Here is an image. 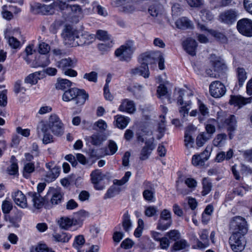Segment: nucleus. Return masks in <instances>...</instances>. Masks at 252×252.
<instances>
[{
	"label": "nucleus",
	"mask_w": 252,
	"mask_h": 252,
	"mask_svg": "<svg viewBox=\"0 0 252 252\" xmlns=\"http://www.w3.org/2000/svg\"><path fill=\"white\" fill-rule=\"evenodd\" d=\"M7 5H4L2 7L1 14L2 17L8 20H10L13 18V14L11 13L10 10H8Z\"/></svg>",
	"instance_id": "0e129e2a"
},
{
	"label": "nucleus",
	"mask_w": 252,
	"mask_h": 252,
	"mask_svg": "<svg viewBox=\"0 0 252 252\" xmlns=\"http://www.w3.org/2000/svg\"><path fill=\"white\" fill-rule=\"evenodd\" d=\"M76 61L72 60L70 58L62 59L58 61L56 63V65L59 68H60L63 71L68 68H71L75 66Z\"/></svg>",
	"instance_id": "5701e85b"
},
{
	"label": "nucleus",
	"mask_w": 252,
	"mask_h": 252,
	"mask_svg": "<svg viewBox=\"0 0 252 252\" xmlns=\"http://www.w3.org/2000/svg\"><path fill=\"white\" fill-rule=\"evenodd\" d=\"M90 143L94 145H99L103 139L101 136L98 134H94L87 138Z\"/></svg>",
	"instance_id": "de8ad7c7"
},
{
	"label": "nucleus",
	"mask_w": 252,
	"mask_h": 252,
	"mask_svg": "<svg viewBox=\"0 0 252 252\" xmlns=\"http://www.w3.org/2000/svg\"><path fill=\"white\" fill-rule=\"evenodd\" d=\"M229 229L232 234H245L248 230L245 219L240 216L233 217L229 222Z\"/></svg>",
	"instance_id": "423d86ee"
},
{
	"label": "nucleus",
	"mask_w": 252,
	"mask_h": 252,
	"mask_svg": "<svg viewBox=\"0 0 252 252\" xmlns=\"http://www.w3.org/2000/svg\"><path fill=\"white\" fill-rule=\"evenodd\" d=\"M233 155L234 153L233 150L230 149L226 154L223 151L218 153L215 160L217 162H221L225 159L228 160L233 157Z\"/></svg>",
	"instance_id": "c85d7f7f"
},
{
	"label": "nucleus",
	"mask_w": 252,
	"mask_h": 252,
	"mask_svg": "<svg viewBox=\"0 0 252 252\" xmlns=\"http://www.w3.org/2000/svg\"><path fill=\"white\" fill-rule=\"evenodd\" d=\"M184 138V142L186 147L188 148L192 147L194 143V140L192 138L190 131L187 130L185 132Z\"/></svg>",
	"instance_id": "09e8293b"
},
{
	"label": "nucleus",
	"mask_w": 252,
	"mask_h": 252,
	"mask_svg": "<svg viewBox=\"0 0 252 252\" xmlns=\"http://www.w3.org/2000/svg\"><path fill=\"white\" fill-rule=\"evenodd\" d=\"M88 96V94L84 90L74 88L64 92L63 95V100L64 101L75 100V104L81 106L85 103Z\"/></svg>",
	"instance_id": "7ed1b4c3"
},
{
	"label": "nucleus",
	"mask_w": 252,
	"mask_h": 252,
	"mask_svg": "<svg viewBox=\"0 0 252 252\" xmlns=\"http://www.w3.org/2000/svg\"><path fill=\"white\" fill-rule=\"evenodd\" d=\"M182 45L184 50L189 54L192 56L195 55L197 42L194 39L188 38L183 42Z\"/></svg>",
	"instance_id": "412c9836"
},
{
	"label": "nucleus",
	"mask_w": 252,
	"mask_h": 252,
	"mask_svg": "<svg viewBox=\"0 0 252 252\" xmlns=\"http://www.w3.org/2000/svg\"><path fill=\"white\" fill-rule=\"evenodd\" d=\"M252 102V96L244 97L241 95H231L229 100V103L231 105L238 106L239 108Z\"/></svg>",
	"instance_id": "a211bd4d"
},
{
	"label": "nucleus",
	"mask_w": 252,
	"mask_h": 252,
	"mask_svg": "<svg viewBox=\"0 0 252 252\" xmlns=\"http://www.w3.org/2000/svg\"><path fill=\"white\" fill-rule=\"evenodd\" d=\"M144 199L149 202H154L155 197L154 192L152 190H144L143 192Z\"/></svg>",
	"instance_id": "e2e57ef3"
},
{
	"label": "nucleus",
	"mask_w": 252,
	"mask_h": 252,
	"mask_svg": "<svg viewBox=\"0 0 252 252\" xmlns=\"http://www.w3.org/2000/svg\"><path fill=\"white\" fill-rule=\"evenodd\" d=\"M210 62L215 69V71L224 72L227 69L226 65L223 61L215 55H212L210 57Z\"/></svg>",
	"instance_id": "dca6fc26"
},
{
	"label": "nucleus",
	"mask_w": 252,
	"mask_h": 252,
	"mask_svg": "<svg viewBox=\"0 0 252 252\" xmlns=\"http://www.w3.org/2000/svg\"><path fill=\"white\" fill-rule=\"evenodd\" d=\"M200 16L202 21L207 22L211 21L213 18L214 16L208 10L203 9L200 11Z\"/></svg>",
	"instance_id": "864d4df0"
},
{
	"label": "nucleus",
	"mask_w": 252,
	"mask_h": 252,
	"mask_svg": "<svg viewBox=\"0 0 252 252\" xmlns=\"http://www.w3.org/2000/svg\"><path fill=\"white\" fill-rule=\"evenodd\" d=\"M198 107L199 112L198 120L202 122L209 117V110L207 106L200 100H198Z\"/></svg>",
	"instance_id": "393cba45"
},
{
	"label": "nucleus",
	"mask_w": 252,
	"mask_h": 252,
	"mask_svg": "<svg viewBox=\"0 0 252 252\" xmlns=\"http://www.w3.org/2000/svg\"><path fill=\"white\" fill-rule=\"evenodd\" d=\"M237 29L242 35L252 36V21L248 18L239 20L237 23Z\"/></svg>",
	"instance_id": "9d476101"
},
{
	"label": "nucleus",
	"mask_w": 252,
	"mask_h": 252,
	"mask_svg": "<svg viewBox=\"0 0 252 252\" xmlns=\"http://www.w3.org/2000/svg\"><path fill=\"white\" fill-rule=\"evenodd\" d=\"M211 119H210L208 121V123L205 126V129L206 130L207 133H205L207 134V136H212V134H214L216 131V127L215 126L212 125V124L215 123V122H210V120Z\"/></svg>",
	"instance_id": "bf43d9fd"
},
{
	"label": "nucleus",
	"mask_w": 252,
	"mask_h": 252,
	"mask_svg": "<svg viewBox=\"0 0 252 252\" xmlns=\"http://www.w3.org/2000/svg\"><path fill=\"white\" fill-rule=\"evenodd\" d=\"M109 151H106V155H113L118 150V146L116 143L113 140H109L108 144Z\"/></svg>",
	"instance_id": "6e6d98bb"
},
{
	"label": "nucleus",
	"mask_w": 252,
	"mask_h": 252,
	"mask_svg": "<svg viewBox=\"0 0 252 252\" xmlns=\"http://www.w3.org/2000/svg\"><path fill=\"white\" fill-rule=\"evenodd\" d=\"M32 12L42 15L52 14L54 13L52 3L49 5L37 3L32 7Z\"/></svg>",
	"instance_id": "6ab92c4d"
},
{
	"label": "nucleus",
	"mask_w": 252,
	"mask_h": 252,
	"mask_svg": "<svg viewBox=\"0 0 252 252\" xmlns=\"http://www.w3.org/2000/svg\"><path fill=\"white\" fill-rule=\"evenodd\" d=\"M95 38L94 34L89 33L87 32H78L77 46L90 44L95 40Z\"/></svg>",
	"instance_id": "2eb2a0df"
},
{
	"label": "nucleus",
	"mask_w": 252,
	"mask_h": 252,
	"mask_svg": "<svg viewBox=\"0 0 252 252\" xmlns=\"http://www.w3.org/2000/svg\"><path fill=\"white\" fill-rule=\"evenodd\" d=\"M38 128L44 131L50 130L54 135L61 136L64 133V126L59 117L56 114H52L47 122H39Z\"/></svg>",
	"instance_id": "f03ea898"
},
{
	"label": "nucleus",
	"mask_w": 252,
	"mask_h": 252,
	"mask_svg": "<svg viewBox=\"0 0 252 252\" xmlns=\"http://www.w3.org/2000/svg\"><path fill=\"white\" fill-rule=\"evenodd\" d=\"M58 223L61 228L68 229L73 225V220L68 217H62L58 220Z\"/></svg>",
	"instance_id": "473e14b6"
},
{
	"label": "nucleus",
	"mask_w": 252,
	"mask_h": 252,
	"mask_svg": "<svg viewBox=\"0 0 252 252\" xmlns=\"http://www.w3.org/2000/svg\"><path fill=\"white\" fill-rule=\"evenodd\" d=\"M227 135L225 133L217 134L213 140V145L215 147H222L225 143Z\"/></svg>",
	"instance_id": "4c0bfd02"
},
{
	"label": "nucleus",
	"mask_w": 252,
	"mask_h": 252,
	"mask_svg": "<svg viewBox=\"0 0 252 252\" xmlns=\"http://www.w3.org/2000/svg\"><path fill=\"white\" fill-rule=\"evenodd\" d=\"M95 38L102 41H107L110 39V35L108 34L107 32L105 31L98 30L96 32Z\"/></svg>",
	"instance_id": "603ef678"
},
{
	"label": "nucleus",
	"mask_w": 252,
	"mask_h": 252,
	"mask_svg": "<svg viewBox=\"0 0 252 252\" xmlns=\"http://www.w3.org/2000/svg\"><path fill=\"white\" fill-rule=\"evenodd\" d=\"M244 234L239 233L232 234L229 238V244L232 250L234 252H241L245 248L246 241Z\"/></svg>",
	"instance_id": "6e6552de"
},
{
	"label": "nucleus",
	"mask_w": 252,
	"mask_h": 252,
	"mask_svg": "<svg viewBox=\"0 0 252 252\" xmlns=\"http://www.w3.org/2000/svg\"><path fill=\"white\" fill-rule=\"evenodd\" d=\"M210 138L211 136H207L204 133L200 134L196 138V145L198 147H201Z\"/></svg>",
	"instance_id": "13d9d810"
},
{
	"label": "nucleus",
	"mask_w": 252,
	"mask_h": 252,
	"mask_svg": "<svg viewBox=\"0 0 252 252\" xmlns=\"http://www.w3.org/2000/svg\"><path fill=\"white\" fill-rule=\"evenodd\" d=\"M65 21L66 18L64 17L56 19L51 25V27L54 30V32H56L58 29L62 26Z\"/></svg>",
	"instance_id": "052dcab7"
},
{
	"label": "nucleus",
	"mask_w": 252,
	"mask_h": 252,
	"mask_svg": "<svg viewBox=\"0 0 252 252\" xmlns=\"http://www.w3.org/2000/svg\"><path fill=\"white\" fill-rule=\"evenodd\" d=\"M130 73L133 75H139L143 76L144 78H148L150 72L148 67H143V65L139 67H136L131 69Z\"/></svg>",
	"instance_id": "7c9ffc66"
},
{
	"label": "nucleus",
	"mask_w": 252,
	"mask_h": 252,
	"mask_svg": "<svg viewBox=\"0 0 252 252\" xmlns=\"http://www.w3.org/2000/svg\"><path fill=\"white\" fill-rule=\"evenodd\" d=\"M189 247V245L186 240L181 239L174 243L173 248L175 251H180Z\"/></svg>",
	"instance_id": "37998d69"
},
{
	"label": "nucleus",
	"mask_w": 252,
	"mask_h": 252,
	"mask_svg": "<svg viewBox=\"0 0 252 252\" xmlns=\"http://www.w3.org/2000/svg\"><path fill=\"white\" fill-rule=\"evenodd\" d=\"M131 173L129 171L126 172L125 176L121 180L115 179L113 180V184L115 185L122 186L126 183L129 177L131 176Z\"/></svg>",
	"instance_id": "4d7b16f0"
},
{
	"label": "nucleus",
	"mask_w": 252,
	"mask_h": 252,
	"mask_svg": "<svg viewBox=\"0 0 252 252\" xmlns=\"http://www.w3.org/2000/svg\"><path fill=\"white\" fill-rule=\"evenodd\" d=\"M85 240L83 235H79L75 237L73 246L77 249H79L81 248L85 244Z\"/></svg>",
	"instance_id": "3c124183"
},
{
	"label": "nucleus",
	"mask_w": 252,
	"mask_h": 252,
	"mask_svg": "<svg viewBox=\"0 0 252 252\" xmlns=\"http://www.w3.org/2000/svg\"><path fill=\"white\" fill-rule=\"evenodd\" d=\"M12 198L15 204L21 208L28 207L27 198L24 194L20 190L15 191L12 194Z\"/></svg>",
	"instance_id": "aec40b11"
},
{
	"label": "nucleus",
	"mask_w": 252,
	"mask_h": 252,
	"mask_svg": "<svg viewBox=\"0 0 252 252\" xmlns=\"http://www.w3.org/2000/svg\"><path fill=\"white\" fill-rule=\"evenodd\" d=\"M11 165L8 168L7 171L10 175H15L18 173V166L17 159L15 157L12 156L10 159Z\"/></svg>",
	"instance_id": "e433bc0d"
},
{
	"label": "nucleus",
	"mask_w": 252,
	"mask_h": 252,
	"mask_svg": "<svg viewBox=\"0 0 252 252\" xmlns=\"http://www.w3.org/2000/svg\"><path fill=\"white\" fill-rule=\"evenodd\" d=\"M49 130H47L46 131H42L38 128V125L37 126V132L39 137H40L41 134H43L42 138V142L44 144H47L53 141V136L49 132Z\"/></svg>",
	"instance_id": "2f4dec72"
},
{
	"label": "nucleus",
	"mask_w": 252,
	"mask_h": 252,
	"mask_svg": "<svg viewBox=\"0 0 252 252\" xmlns=\"http://www.w3.org/2000/svg\"><path fill=\"white\" fill-rule=\"evenodd\" d=\"M62 36L65 44L72 47L77 46L78 32L70 26H67L64 29Z\"/></svg>",
	"instance_id": "1a4fd4ad"
},
{
	"label": "nucleus",
	"mask_w": 252,
	"mask_h": 252,
	"mask_svg": "<svg viewBox=\"0 0 252 252\" xmlns=\"http://www.w3.org/2000/svg\"><path fill=\"white\" fill-rule=\"evenodd\" d=\"M154 141V138L152 137L145 142V146L142 148L139 156L140 160H144L148 158L152 152L155 148Z\"/></svg>",
	"instance_id": "ddd939ff"
},
{
	"label": "nucleus",
	"mask_w": 252,
	"mask_h": 252,
	"mask_svg": "<svg viewBox=\"0 0 252 252\" xmlns=\"http://www.w3.org/2000/svg\"><path fill=\"white\" fill-rule=\"evenodd\" d=\"M135 49L134 42L128 40L116 50L115 55L120 61L128 62L131 60Z\"/></svg>",
	"instance_id": "20e7f679"
},
{
	"label": "nucleus",
	"mask_w": 252,
	"mask_h": 252,
	"mask_svg": "<svg viewBox=\"0 0 252 252\" xmlns=\"http://www.w3.org/2000/svg\"><path fill=\"white\" fill-rule=\"evenodd\" d=\"M118 110L121 112L133 114L136 111L135 104L133 100L127 98L122 99Z\"/></svg>",
	"instance_id": "f3484780"
},
{
	"label": "nucleus",
	"mask_w": 252,
	"mask_h": 252,
	"mask_svg": "<svg viewBox=\"0 0 252 252\" xmlns=\"http://www.w3.org/2000/svg\"><path fill=\"white\" fill-rule=\"evenodd\" d=\"M167 88L162 84H160L157 89V93L158 97L161 98L163 96H165L167 94Z\"/></svg>",
	"instance_id": "338daca9"
},
{
	"label": "nucleus",
	"mask_w": 252,
	"mask_h": 252,
	"mask_svg": "<svg viewBox=\"0 0 252 252\" xmlns=\"http://www.w3.org/2000/svg\"><path fill=\"white\" fill-rule=\"evenodd\" d=\"M148 11L152 16L160 17L164 12V8L158 1H156L149 6Z\"/></svg>",
	"instance_id": "4be33fe9"
},
{
	"label": "nucleus",
	"mask_w": 252,
	"mask_h": 252,
	"mask_svg": "<svg viewBox=\"0 0 252 252\" xmlns=\"http://www.w3.org/2000/svg\"><path fill=\"white\" fill-rule=\"evenodd\" d=\"M236 74L239 86L241 87L247 79V72L244 68L238 67L236 69Z\"/></svg>",
	"instance_id": "72a5a7b5"
},
{
	"label": "nucleus",
	"mask_w": 252,
	"mask_h": 252,
	"mask_svg": "<svg viewBox=\"0 0 252 252\" xmlns=\"http://www.w3.org/2000/svg\"><path fill=\"white\" fill-rule=\"evenodd\" d=\"M185 91L182 89H179L177 92L178 95L177 101V104L180 105L179 112L183 121H186L187 117L189 115V110L191 108V102L190 100H184L183 96L185 95Z\"/></svg>",
	"instance_id": "39448f33"
},
{
	"label": "nucleus",
	"mask_w": 252,
	"mask_h": 252,
	"mask_svg": "<svg viewBox=\"0 0 252 252\" xmlns=\"http://www.w3.org/2000/svg\"><path fill=\"white\" fill-rule=\"evenodd\" d=\"M238 16L239 13L237 10L230 9L221 12L218 19L220 22L230 26L236 21Z\"/></svg>",
	"instance_id": "0eeeda50"
},
{
	"label": "nucleus",
	"mask_w": 252,
	"mask_h": 252,
	"mask_svg": "<svg viewBox=\"0 0 252 252\" xmlns=\"http://www.w3.org/2000/svg\"><path fill=\"white\" fill-rule=\"evenodd\" d=\"M208 32L220 42H225L227 40L226 36L222 32L212 30H209Z\"/></svg>",
	"instance_id": "49530a36"
},
{
	"label": "nucleus",
	"mask_w": 252,
	"mask_h": 252,
	"mask_svg": "<svg viewBox=\"0 0 252 252\" xmlns=\"http://www.w3.org/2000/svg\"><path fill=\"white\" fill-rule=\"evenodd\" d=\"M35 251L36 252H55L44 244L38 245L35 248Z\"/></svg>",
	"instance_id": "774afa93"
},
{
	"label": "nucleus",
	"mask_w": 252,
	"mask_h": 252,
	"mask_svg": "<svg viewBox=\"0 0 252 252\" xmlns=\"http://www.w3.org/2000/svg\"><path fill=\"white\" fill-rule=\"evenodd\" d=\"M210 122H216L219 129L226 128L230 139H232L234 132L237 127L236 117L233 115L228 116L225 112L220 111L217 113L216 119H211Z\"/></svg>",
	"instance_id": "f257e3e1"
},
{
	"label": "nucleus",
	"mask_w": 252,
	"mask_h": 252,
	"mask_svg": "<svg viewBox=\"0 0 252 252\" xmlns=\"http://www.w3.org/2000/svg\"><path fill=\"white\" fill-rule=\"evenodd\" d=\"M154 60L151 57L147 54H143L141 55L139 58V62L143 67H148V65L153 63Z\"/></svg>",
	"instance_id": "79ce46f5"
},
{
	"label": "nucleus",
	"mask_w": 252,
	"mask_h": 252,
	"mask_svg": "<svg viewBox=\"0 0 252 252\" xmlns=\"http://www.w3.org/2000/svg\"><path fill=\"white\" fill-rule=\"evenodd\" d=\"M115 120L116 126L122 129L126 127L130 121V119L127 117L119 115L115 116Z\"/></svg>",
	"instance_id": "c756f323"
},
{
	"label": "nucleus",
	"mask_w": 252,
	"mask_h": 252,
	"mask_svg": "<svg viewBox=\"0 0 252 252\" xmlns=\"http://www.w3.org/2000/svg\"><path fill=\"white\" fill-rule=\"evenodd\" d=\"M23 216V213L22 211L17 210L13 217H9V221L12 225L15 227H18V222L21 220V218Z\"/></svg>",
	"instance_id": "a19ab883"
},
{
	"label": "nucleus",
	"mask_w": 252,
	"mask_h": 252,
	"mask_svg": "<svg viewBox=\"0 0 252 252\" xmlns=\"http://www.w3.org/2000/svg\"><path fill=\"white\" fill-rule=\"evenodd\" d=\"M44 72L42 71L35 72L30 74L25 79V82L32 85L35 84L38 80L43 78Z\"/></svg>",
	"instance_id": "bb28decb"
},
{
	"label": "nucleus",
	"mask_w": 252,
	"mask_h": 252,
	"mask_svg": "<svg viewBox=\"0 0 252 252\" xmlns=\"http://www.w3.org/2000/svg\"><path fill=\"white\" fill-rule=\"evenodd\" d=\"M91 177L92 183L94 184H97L103 179L104 175L100 170L96 169L92 171Z\"/></svg>",
	"instance_id": "c9c22d12"
},
{
	"label": "nucleus",
	"mask_w": 252,
	"mask_h": 252,
	"mask_svg": "<svg viewBox=\"0 0 252 252\" xmlns=\"http://www.w3.org/2000/svg\"><path fill=\"white\" fill-rule=\"evenodd\" d=\"M175 24L176 27L180 29H192L193 24L192 22L187 18L183 17L178 19Z\"/></svg>",
	"instance_id": "a878e982"
},
{
	"label": "nucleus",
	"mask_w": 252,
	"mask_h": 252,
	"mask_svg": "<svg viewBox=\"0 0 252 252\" xmlns=\"http://www.w3.org/2000/svg\"><path fill=\"white\" fill-rule=\"evenodd\" d=\"M48 196H51L50 202L52 205L60 203L63 199V194L58 190H49L47 193L46 200Z\"/></svg>",
	"instance_id": "b1692460"
},
{
	"label": "nucleus",
	"mask_w": 252,
	"mask_h": 252,
	"mask_svg": "<svg viewBox=\"0 0 252 252\" xmlns=\"http://www.w3.org/2000/svg\"><path fill=\"white\" fill-rule=\"evenodd\" d=\"M43 190H37V192L30 191L29 192V195L32 199V211L33 212H36L37 211L42 209L44 205L45 199L40 195V192Z\"/></svg>",
	"instance_id": "9b49d317"
},
{
	"label": "nucleus",
	"mask_w": 252,
	"mask_h": 252,
	"mask_svg": "<svg viewBox=\"0 0 252 252\" xmlns=\"http://www.w3.org/2000/svg\"><path fill=\"white\" fill-rule=\"evenodd\" d=\"M50 60L47 54H41L39 56L36 63V66L44 67L50 63Z\"/></svg>",
	"instance_id": "ea45409f"
},
{
	"label": "nucleus",
	"mask_w": 252,
	"mask_h": 252,
	"mask_svg": "<svg viewBox=\"0 0 252 252\" xmlns=\"http://www.w3.org/2000/svg\"><path fill=\"white\" fill-rule=\"evenodd\" d=\"M71 237V235L67 233H62L61 234H56L54 236V238L57 241L63 243L68 242Z\"/></svg>",
	"instance_id": "8fccbe9b"
},
{
	"label": "nucleus",
	"mask_w": 252,
	"mask_h": 252,
	"mask_svg": "<svg viewBox=\"0 0 252 252\" xmlns=\"http://www.w3.org/2000/svg\"><path fill=\"white\" fill-rule=\"evenodd\" d=\"M172 222V221L159 219L158 220L157 228L158 230L162 231L166 230L171 226Z\"/></svg>",
	"instance_id": "c03bdc74"
},
{
	"label": "nucleus",
	"mask_w": 252,
	"mask_h": 252,
	"mask_svg": "<svg viewBox=\"0 0 252 252\" xmlns=\"http://www.w3.org/2000/svg\"><path fill=\"white\" fill-rule=\"evenodd\" d=\"M72 82L66 79H60L58 80L56 84V88L59 90H64L71 87Z\"/></svg>",
	"instance_id": "58836bf2"
},
{
	"label": "nucleus",
	"mask_w": 252,
	"mask_h": 252,
	"mask_svg": "<svg viewBox=\"0 0 252 252\" xmlns=\"http://www.w3.org/2000/svg\"><path fill=\"white\" fill-rule=\"evenodd\" d=\"M53 10L54 9H59L61 10H63L67 8L68 5L62 0H56L52 3Z\"/></svg>",
	"instance_id": "680f3d73"
},
{
	"label": "nucleus",
	"mask_w": 252,
	"mask_h": 252,
	"mask_svg": "<svg viewBox=\"0 0 252 252\" xmlns=\"http://www.w3.org/2000/svg\"><path fill=\"white\" fill-rule=\"evenodd\" d=\"M122 225L124 230L126 232H128L131 229L132 222L128 212H126L123 215Z\"/></svg>",
	"instance_id": "f704fd0d"
},
{
	"label": "nucleus",
	"mask_w": 252,
	"mask_h": 252,
	"mask_svg": "<svg viewBox=\"0 0 252 252\" xmlns=\"http://www.w3.org/2000/svg\"><path fill=\"white\" fill-rule=\"evenodd\" d=\"M34 170V165L32 163H28L24 165L23 175L26 178L30 176V174Z\"/></svg>",
	"instance_id": "5fc2aeb1"
},
{
	"label": "nucleus",
	"mask_w": 252,
	"mask_h": 252,
	"mask_svg": "<svg viewBox=\"0 0 252 252\" xmlns=\"http://www.w3.org/2000/svg\"><path fill=\"white\" fill-rule=\"evenodd\" d=\"M211 155V152L206 148L200 154L194 155L192 158V163L193 165L202 166L205 162L208 160Z\"/></svg>",
	"instance_id": "4468645a"
},
{
	"label": "nucleus",
	"mask_w": 252,
	"mask_h": 252,
	"mask_svg": "<svg viewBox=\"0 0 252 252\" xmlns=\"http://www.w3.org/2000/svg\"><path fill=\"white\" fill-rule=\"evenodd\" d=\"M60 171V167L54 166L51 170H49L46 173L45 177V181L49 183L54 181L59 176Z\"/></svg>",
	"instance_id": "cd10ccee"
},
{
	"label": "nucleus",
	"mask_w": 252,
	"mask_h": 252,
	"mask_svg": "<svg viewBox=\"0 0 252 252\" xmlns=\"http://www.w3.org/2000/svg\"><path fill=\"white\" fill-rule=\"evenodd\" d=\"M159 242V247L162 250H167L169 248L170 244V240L167 236L165 235L158 242Z\"/></svg>",
	"instance_id": "69168bd1"
},
{
	"label": "nucleus",
	"mask_w": 252,
	"mask_h": 252,
	"mask_svg": "<svg viewBox=\"0 0 252 252\" xmlns=\"http://www.w3.org/2000/svg\"><path fill=\"white\" fill-rule=\"evenodd\" d=\"M165 236L168 237L169 240L177 241L181 237L180 232L176 229L171 230L166 233Z\"/></svg>",
	"instance_id": "a18cd8bd"
},
{
	"label": "nucleus",
	"mask_w": 252,
	"mask_h": 252,
	"mask_svg": "<svg viewBox=\"0 0 252 252\" xmlns=\"http://www.w3.org/2000/svg\"><path fill=\"white\" fill-rule=\"evenodd\" d=\"M211 95L215 98H220L223 96L226 92L225 86L219 81L212 82L209 86Z\"/></svg>",
	"instance_id": "f8f14e48"
}]
</instances>
